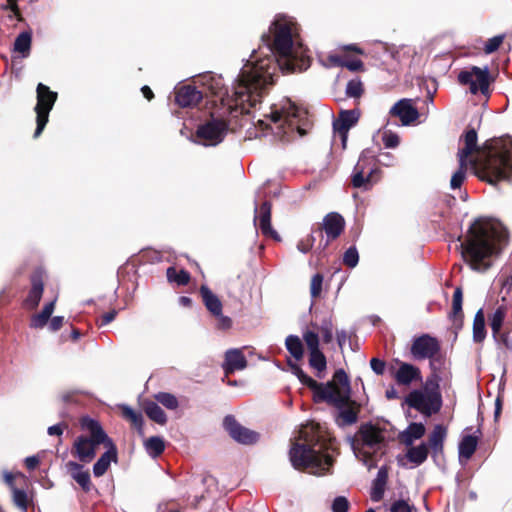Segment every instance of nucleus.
I'll return each instance as SVG.
<instances>
[{
	"label": "nucleus",
	"instance_id": "obj_1",
	"mask_svg": "<svg viewBox=\"0 0 512 512\" xmlns=\"http://www.w3.org/2000/svg\"><path fill=\"white\" fill-rule=\"evenodd\" d=\"M275 68L276 66L270 58L263 59L255 66L250 65L247 61L235 80L231 93L224 86L221 75L205 73L199 77V83L218 97L229 113L237 109H240L241 112H248L246 104L249 107H254L260 101L263 91L272 84Z\"/></svg>",
	"mask_w": 512,
	"mask_h": 512
},
{
	"label": "nucleus",
	"instance_id": "obj_2",
	"mask_svg": "<svg viewBox=\"0 0 512 512\" xmlns=\"http://www.w3.org/2000/svg\"><path fill=\"white\" fill-rule=\"evenodd\" d=\"M508 244V231L498 221L479 218L468 230L466 240L461 243L462 256L473 270L484 272Z\"/></svg>",
	"mask_w": 512,
	"mask_h": 512
},
{
	"label": "nucleus",
	"instance_id": "obj_3",
	"mask_svg": "<svg viewBox=\"0 0 512 512\" xmlns=\"http://www.w3.org/2000/svg\"><path fill=\"white\" fill-rule=\"evenodd\" d=\"M295 30V23L291 19L284 16L277 17L270 26V33L273 39H271L270 35L262 36L267 53L264 54L262 51L258 53L254 50L250 59L247 60L250 65L255 66L256 63L258 64L263 59L270 58L276 66L272 84L278 69L294 72L296 70H305L309 66V60L306 58H301L300 64L296 60L297 51L293 40Z\"/></svg>",
	"mask_w": 512,
	"mask_h": 512
},
{
	"label": "nucleus",
	"instance_id": "obj_4",
	"mask_svg": "<svg viewBox=\"0 0 512 512\" xmlns=\"http://www.w3.org/2000/svg\"><path fill=\"white\" fill-rule=\"evenodd\" d=\"M263 130L271 129L282 141H290L297 134L302 137L310 127L307 111L296 106L290 99H283L270 107V112L258 120Z\"/></svg>",
	"mask_w": 512,
	"mask_h": 512
},
{
	"label": "nucleus",
	"instance_id": "obj_5",
	"mask_svg": "<svg viewBox=\"0 0 512 512\" xmlns=\"http://www.w3.org/2000/svg\"><path fill=\"white\" fill-rule=\"evenodd\" d=\"M355 457L369 470L377 467L386 448L385 430L372 423L362 424L354 436L347 438Z\"/></svg>",
	"mask_w": 512,
	"mask_h": 512
},
{
	"label": "nucleus",
	"instance_id": "obj_6",
	"mask_svg": "<svg viewBox=\"0 0 512 512\" xmlns=\"http://www.w3.org/2000/svg\"><path fill=\"white\" fill-rule=\"evenodd\" d=\"M330 392L334 400H319L318 402H326L338 409V425H353L358 420V411L351 407H347L350 401V381L348 375L343 369H338L333 375L330 383Z\"/></svg>",
	"mask_w": 512,
	"mask_h": 512
},
{
	"label": "nucleus",
	"instance_id": "obj_7",
	"mask_svg": "<svg viewBox=\"0 0 512 512\" xmlns=\"http://www.w3.org/2000/svg\"><path fill=\"white\" fill-rule=\"evenodd\" d=\"M486 145L484 170L495 180L507 178L512 173V138L495 139Z\"/></svg>",
	"mask_w": 512,
	"mask_h": 512
},
{
	"label": "nucleus",
	"instance_id": "obj_8",
	"mask_svg": "<svg viewBox=\"0 0 512 512\" xmlns=\"http://www.w3.org/2000/svg\"><path fill=\"white\" fill-rule=\"evenodd\" d=\"M292 466L297 470L307 469L311 474L321 476L329 473L333 459L307 444H294L289 451Z\"/></svg>",
	"mask_w": 512,
	"mask_h": 512
},
{
	"label": "nucleus",
	"instance_id": "obj_9",
	"mask_svg": "<svg viewBox=\"0 0 512 512\" xmlns=\"http://www.w3.org/2000/svg\"><path fill=\"white\" fill-rule=\"evenodd\" d=\"M82 427L90 435H79L75 438L72 448V454L83 463H90L96 456V448L100 444L108 441V435L101 427L100 423L91 418L82 420Z\"/></svg>",
	"mask_w": 512,
	"mask_h": 512
},
{
	"label": "nucleus",
	"instance_id": "obj_10",
	"mask_svg": "<svg viewBox=\"0 0 512 512\" xmlns=\"http://www.w3.org/2000/svg\"><path fill=\"white\" fill-rule=\"evenodd\" d=\"M377 171L376 162L371 151H362L351 174L353 187L361 188L363 190L370 189L375 182L373 180V174Z\"/></svg>",
	"mask_w": 512,
	"mask_h": 512
},
{
	"label": "nucleus",
	"instance_id": "obj_11",
	"mask_svg": "<svg viewBox=\"0 0 512 512\" xmlns=\"http://www.w3.org/2000/svg\"><path fill=\"white\" fill-rule=\"evenodd\" d=\"M36 94L37 103L34 111L36 113L37 126L34 132V138L39 137L44 130L49 119V113L52 110L58 96L57 92L51 91L50 88L43 83H39L37 85Z\"/></svg>",
	"mask_w": 512,
	"mask_h": 512
},
{
	"label": "nucleus",
	"instance_id": "obj_12",
	"mask_svg": "<svg viewBox=\"0 0 512 512\" xmlns=\"http://www.w3.org/2000/svg\"><path fill=\"white\" fill-rule=\"evenodd\" d=\"M407 405L429 417L440 411L442 397L438 391L412 390L405 398Z\"/></svg>",
	"mask_w": 512,
	"mask_h": 512
},
{
	"label": "nucleus",
	"instance_id": "obj_13",
	"mask_svg": "<svg viewBox=\"0 0 512 512\" xmlns=\"http://www.w3.org/2000/svg\"><path fill=\"white\" fill-rule=\"evenodd\" d=\"M457 79L461 85L469 86L471 94L476 95L480 92L484 96L489 95L490 74L487 66L468 67L459 72Z\"/></svg>",
	"mask_w": 512,
	"mask_h": 512
},
{
	"label": "nucleus",
	"instance_id": "obj_14",
	"mask_svg": "<svg viewBox=\"0 0 512 512\" xmlns=\"http://www.w3.org/2000/svg\"><path fill=\"white\" fill-rule=\"evenodd\" d=\"M228 131V122L222 118L212 117L210 120L198 126L196 137L203 146H217Z\"/></svg>",
	"mask_w": 512,
	"mask_h": 512
},
{
	"label": "nucleus",
	"instance_id": "obj_15",
	"mask_svg": "<svg viewBox=\"0 0 512 512\" xmlns=\"http://www.w3.org/2000/svg\"><path fill=\"white\" fill-rule=\"evenodd\" d=\"M441 345L437 338L422 334L415 337L410 348L411 356L416 361L430 360V366L434 369V357L440 352Z\"/></svg>",
	"mask_w": 512,
	"mask_h": 512
},
{
	"label": "nucleus",
	"instance_id": "obj_16",
	"mask_svg": "<svg viewBox=\"0 0 512 512\" xmlns=\"http://www.w3.org/2000/svg\"><path fill=\"white\" fill-rule=\"evenodd\" d=\"M288 365L298 380L313 391L314 401L334 400L330 392L331 381H328L327 383H318L316 380L308 376L298 364L289 360Z\"/></svg>",
	"mask_w": 512,
	"mask_h": 512
},
{
	"label": "nucleus",
	"instance_id": "obj_17",
	"mask_svg": "<svg viewBox=\"0 0 512 512\" xmlns=\"http://www.w3.org/2000/svg\"><path fill=\"white\" fill-rule=\"evenodd\" d=\"M224 427L229 435L238 443L249 445L256 443L259 439L257 432L243 427L232 415H227L224 418Z\"/></svg>",
	"mask_w": 512,
	"mask_h": 512
},
{
	"label": "nucleus",
	"instance_id": "obj_18",
	"mask_svg": "<svg viewBox=\"0 0 512 512\" xmlns=\"http://www.w3.org/2000/svg\"><path fill=\"white\" fill-rule=\"evenodd\" d=\"M389 114L394 117H398L403 126H408L419 117V112L416 107L413 106L412 99H401L396 102L389 111Z\"/></svg>",
	"mask_w": 512,
	"mask_h": 512
},
{
	"label": "nucleus",
	"instance_id": "obj_19",
	"mask_svg": "<svg viewBox=\"0 0 512 512\" xmlns=\"http://www.w3.org/2000/svg\"><path fill=\"white\" fill-rule=\"evenodd\" d=\"M255 216L254 222L258 221V227L261 230L262 234L265 236L272 237L276 240H279L278 233L271 226V204L268 201H265L261 204L259 210L257 205H255Z\"/></svg>",
	"mask_w": 512,
	"mask_h": 512
},
{
	"label": "nucleus",
	"instance_id": "obj_20",
	"mask_svg": "<svg viewBox=\"0 0 512 512\" xmlns=\"http://www.w3.org/2000/svg\"><path fill=\"white\" fill-rule=\"evenodd\" d=\"M359 116L357 109L342 110L338 118L333 121V129L340 134L343 144L346 142L349 129L358 122Z\"/></svg>",
	"mask_w": 512,
	"mask_h": 512
},
{
	"label": "nucleus",
	"instance_id": "obj_21",
	"mask_svg": "<svg viewBox=\"0 0 512 512\" xmlns=\"http://www.w3.org/2000/svg\"><path fill=\"white\" fill-rule=\"evenodd\" d=\"M106 451L100 456V458L93 465V474L95 477L103 476L110 467L112 462H117L118 452L115 444L111 438L104 443Z\"/></svg>",
	"mask_w": 512,
	"mask_h": 512
},
{
	"label": "nucleus",
	"instance_id": "obj_22",
	"mask_svg": "<svg viewBox=\"0 0 512 512\" xmlns=\"http://www.w3.org/2000/svg\"><path fill=\"white\" fill-rule=\"evenodd\" d=\"M247 367V359L241 349L233 348L225 352L222 368L226 375L235 371L243 370Z\"/></svg>",
	"mask_w": 512,
	"mask_h": 512
},
{
	"label": "nucleus",
	"instance_id": "obj_23",
	"mask_svg": "<svg viewBox=\"0 0 512 512\" xmlns=\"http://www.w3.org/2000/svg\"><path fill=\"white\" fill-rule=\"evenodd\" d=\"M344 226V218L337 212H330L324 217L323 227L321 228L330 242L331 240H335L342 233Z\"/></svg>",
	"mask_w": 512,
	"mask_h": 512
},
{
	"label": "nucleus",
	"instance_id": "obj_24",
	"mask_svg": "<svg viewBox=\"0 0 512 512\" xmlns=\"http://www.w3.org/2000/svg\"><path fill=\"white\" fill-rule=\"evenodd\" d=\"M44 291V283L41 273H35L31 277V288L23 305L26 309L34 310L42 298Z\"/></svg>",
	"mask_w": 512,
	"mask_h": 512
},
{
	"label": "nucleus",
	"instance_id": "obj_25",
	"mask_svg": "<svg viewBox=\"0 0 512 512\" xmlns=\"http://www.w3.org/2000/svg\"><path fill=\"white\" fill-rule=\"evenodd\" d=\"M203 98V94L196 87L187 85L181 87L175 96L176 103L182 108L196 106Z\"/></svg>",
	"mask_w": 512,
	"mask_h": 512
},
{
	"label": "nucleus",
	"instance_id": "obj_26",
	"mask_svg": "<svg viewBox=\"0 0 512 512\" xmlns=\"http://www.w3.org/2000/svg\"><path fill=\"white\" fill-rule=\"evenodd\" d=\"M421 379L420 369L410 363L402 362L396 371L395 380L399 385L409 386Z\"/></svg>",
	"mask_w": 512,
	"mask_h": 512
},
{
	"label": "nucleus",
	"instance_id": "obj_27",
	"mask_svg": "<svg viewBox=\"0 0 512 512\" xmlns=\"http://www.w3.org/2000/svg\"><path fill=\"white\" fill-rule=\"evenodd\" d=\"M447 435L446 428L441 425L437 424L435 425L433 431L429 435V446L432 451L433 458L438 457L440 454L443 453L444 449V441Z\"/></svg>",
	"mask_w": 512,
	"mask_h": 512
},
{
	"label": "nucleus",
	"instance_id": "obj_28",
	"mask_svg": "<svg viewBox=\"0 0 512 512\" xmlns=\"http://www.w3.org/2000/svg\"><path fill=\"white\" fill-rule=\"evenodd\" d=\"M67 467L71 472V477L85 492H89L91 490V478L89 472L83 469V465L78 462L69 461Z\"/></svg>",
	"mask_w": 512,
	"mask_h": 512
},
{
	"label": "nucleus",
	"instance_id": "obj_29",
	"mask_svg": "<svg viewBox=\"0 0 512 512\" xmlns=\"http://www.w3.org/2000/svg\"><path fill=\"white\" fill-rule=\"evenodd\" d=\"M199 291L202 301L211 315H220L223 305L219 297L207 285H202Z\"/></svg>",
	"mask_w": 512,
	"mask_h": 512
},
{
	"label": "nucleus",
	"instance_id": "obj_30",
	"mask_svg": "<svg viewBox=\"0 0 512 512\" xmlns=\"http://www.w3.org/2000/svg\"><path fill=\"white\" fill-rule=\"evenodd\" d=\"M388 479V470L386 466L379 468L376 478L373 480L370 497L374 502H379L385 492V486Z\"/></svg>",
	"mask_w": 512,
	"mask_h": 512
},
{
	"label": "nucleus",
	"instance_id": "obj_31",
	"mask_svg": "<svg viewBox=\"0 0 512 512\" xmlns=\"http://www.w3.org/2000/svg\"><path fill=\"white\" fill-rule=\"evenodd\" d=\"M425 426L422 423L412 422L399 434L400 441L405 446H411L414 441L421 439L425 434Z\"/></svg>",
	"mask_w": 512,
	"mask_h": 512
},
{
	"label": "nucleus",
	"instance_id": "obj_32",
	"mask_svg": "<svg viewBox=\"0 0 512 512\" xmlns=\"http://www.w3.org/2000/svg\"><path fill=\"white\" fill-rule=\"evenodd\" d=\"M407 447L408 449L406 451L405 457L415 467L420 466L427 460L429 448L426 443L422 442L418 446H413L412 444L411 446Z\"/></svg>",
	"mask_w": 512,
	"mask_h": 512
},
{
	"label": "nucleus",
	"instance_id": "obj_33",
	"mask_svg": "<svg viewBox=\"0 0 512 512\" xmlns=\"http://www.w3.org/2000/svg\"><path fill=\"white\" fill-rule=\"evenodd\" d=\"M119 407L121 409L122 416L132 423L140 436H144V419L142 413L135 411L126 404H122Z\"/></svg>",
	"mask_w": 512,
	"mask_h": 512
},
{
	"label": "nucleus",
	"instance_id": "obj_34",
	"mask_svg": "<svg viewBox=\"0 0 512 512\" xmlns=\"http://www.w3.org/2000/svg\"><path fill=\"white\" fill-rule=\"evenodd\" d=\"M55 302H56V299L45 304V306L43 307V309L40 313L35 314L31 317V320H30L31 328L41 329L48 323V320L50 319V317L54 311Z\"/></svg>",
	"mask_w": 512,
	"mask_h": 512
},
{
	"label": "nucleus",
	"instance_id": "obj_35",
	"mask_svg": "<svg viewBox=\"0 0 512 512\" xmlns=\"http://www.w3.org/2000/svg\"><path fill=\"white\" fill-rule=\"evenodd\" d=\"M464 147L458 150L457 156L463 160H467L477 146V132L474 128L469 129L463 136Z\"/></svg>",
	"mask_w": 512,
	"mask_h": 512
},
{
	"label": "nucleus",
	"instance_id": "obj_36",
	"mask_svg": "<svg viewBox=\"0 0 512 512\" xmlns=\"http://www.w3.org/2000/svg\"><path fill=\"white\" fill-rule=\"evenodd\" d=\"M507 315V308L503 305L496 308V310L489 317V325L492 330V336L498 342V335L503 326L504 320Z\"/></svg>",
	"mask_w": 512,
	"mask_h": 512
},
{
	"label": "nucleus",
	"instance_id": "obj_37",
	"mask_svg": "<svg viewBox=\"0 0 512 512\" xmlns=\"http://www.w3.org/2000/svg\"><path fill=\"white\" fill-rule=\"evenodd\" d=\"M477 444V437L472 435L464 436L458 446L459 459L469 460L476 451Z\"/></svg>",
	"mask_w": 512,
	"mask_h": 512
},
{
	"label": "nucleus",
	"instance_id": "obj_38",
	"mask_svg": "<svg viewBox=\"0 0 512 512\" xmlns=\"http://www.w3.org/2000/svg\"><path fill=\"white\" fill-rule=\"evenodd\" d=\"M473 341L475 343H482L486 338V328H485V316L483 313V309H479L473 320Z\"/></svg>",
	"mask_w": 512,
	"mask_h": 512
},
{
	"label": "nucleus",
	"instance_id": "obj_39",
	"mask_svg": "<svg viewBox=\"0 0 512 512\" xmlns=\"http://www.w3.org/2000/svg\"><path fill=\"white\" fill-rule=\"evenodd\" d=\"M144 410L147 417L157 424L165 425L167 423L166 413L156 402L147 401L145 403Z\"/></svg>",
	"mask_w": 512,
	"mask_h": 512
},
{
	"label": "nucleus",
	"instance_id": "obj_40",
	"mask_svg": "<svg viewBox=\"0 0 512 512\" xmlns=\"http://www.w3.org/2000/svg\"><path fill=\"white\" fill-rule=\"evenodd\" d=\"M144 447L150 457L157 458L164 452L165 442L160 436H152L145 440Z\"/></svg>",
	"mask_w": 512,
	"mask_h": 512
},
{
	"label": "nucleus",
	"instance_id": "obj_41",
	"mask_svg": "<svg viewBox=\"0 0 512 512\" xmlns=\"http://www.w3.org/2000/svg\"><path fill=\"white\" fill-rule=\"evenodd\" d=\"M285 346L288 352L295 360H301L304 355V347L301 339L297 335H289L286 337Z\"/></svg>",
	"mask_w": 512,
	"mask_h": 512
},
{
	"label": "nucleus",
	"instance_id": "obj_42",
	"mask_svg": "<svg viewBox=\"0 0 512 512\" xmlns=\"http://www.w3.org/2000/svg\"><path fill=\"white\" fill-rule=\"evenodd\" d=\"M32 35L28 31L21 32L15 39L14 50L22 54L26 58L31 49Z\"/></svg>",
	"mask_w": 512,
	"mask_h": 512
},
{
	"label": "nucleus",
	"instance_id": "obj_43",
	"mask_svg": "<svg viewBox=\"0 0 512 512\" xmlns=\"http://www.w3.org/2000/svg\"><path fill=\"white\" fill-rule=\"evenodd\" d=\"M307 241L319 252L324 251L329 245V239L324 238L323 229L317 227L312 230L311 234L307 237Z\"/></svg>",
	"mask_w": 512,
	"mask_h": 512
},
{
	"label": "nucleus",
	"instance_id": "obj_44",
	"mask_svg": "<svg viewBox=\"0 0 512 512\" xmlns=\"http://www.w3.org/2000/svg\"><path fill=\"white\" fill-rule=\"evenodd\" d=\"M169 282H174L179 286L187 285L190 281V274L184 270H177L175 267H169L166 271Z\"/></svg>",
	"mask_w": 512,
	"mask_h": 512
},
{
	"label": "nucleus",
	"instance_id": "obj_45",
	"mask_svg": "<svg viewBox=\"0 0 512 512\" xmlns=\"http://www.w3.org/2000/svg\"><path fill=\"white\" fill-rule=\"evenodd\" d=\"M309 365L317 371V377H323L322 372L327 367V361L321 350L309 353Z\"/></svg>",
	"mask_w": 512,
	"mask_h": 512
},
{
	"label": "nucleus",
	"instance_id": "obj_46",
	"mask_svg": "<svg viewBox=\"0 0 512 512\" xmlns=\"http://www.w3.org/2000/svg\"><path fill=\"white\" fill-rule=\"evenodd\" d=\"M459 168L455 171L450 180V188L455 190L461 187L464 180L466 179L467 160L458 158Z\"/></svg>",
	"mask_w": 512,
	"mask_h": 512
},
{
	"label": "nucleus",
	"instance_id": "obj_47",
	"mask_svg": "<svg viewBox=\"0 0 512 512\" xmlns=\"http://www.w3.org/2000/svg\"><path fill=\"white\" fill-rule=\"evenodd\" d=\"M154 398L158 403L169 410H176L179 407V401L177 397L171 393L158 392L154 395Z\"/></svg>",
	"mask_w": 512,
	"mask_h": 512
},
{
	"label": "nucleus",
	"instance_id": "obj_48",
	"mask_svg": "<svg viewBox=\"0 0 512 512\" xmlns=\"http://www.w3.org/2000/svg\"><path fill=\"white\" fill-rule=\"evenodd\" d=\"M462 303H463V292L460 287H457L453 293L452 311L450 317L454 321L459 318L462 319Z\"/></svg>",
	"mask_w": 512,
	"mask_h": 512
},
{
	"label": "nucleus",
	"instance_id": "obj_49",
	"mask_svg": "<svg viewBox=\"0 0 512 512\" xmlns=\"http://www.w3.org/2000/svg\"><path fill=\"white\" fill-rule=\"evenodd\" d=\"M330 60L341 67H345L350 71H359L363 67V62L360 59L343 60L340 56H331Z\"/></svg>",
	"mask_w": 512,
	"mask_h": 512
},
{
	"label": "nucleus",
	"instance_id": "obj_50",
	"mask_svg": "<svg viewBox=\"0 0 512 512\" xmlns=\"http://www.w3.org/2000/svg\"><path fill=\"white\" fill-rule=\"evenodd\" d=\"M303 339L306 343L309 353L320 350L318 333L307 330L303 333Z\"/></svg>",
	"mask_w": 512,
	"mask_h": 512
},
{
	"label": "nucleus",
	"instance_id": "obj_51",
	"mask_svg": "<svg viewBox=\"0 0 512 512\" xmlns=\"http://www.w3.org/2000/svg\"><path fill=\"white\" fill-rule=\"evenodd\" d=\"M346 95L352 98H358L363 93V85L359 79H352L346 85Z\"/></svg>",
	"mask_w": 512,
	"mask_h": 512
},
{
	"label": "nucleus",
	"instance_id": "obj_52",
	"mask_svg": "<svg viewBox=\"0 0 512 512\" xmlns=\"http://www.w3.org/2000/svg\"><path fill=\"white\" fill-rule=\"evenodd\" d=\"M381 138H382L385 148L393 149V148H396L400 143L399 136L396 133H394L393 131L388 130V129H385L382 132Z\"/></svg>",
	"mask_w": 512,
	"mask_h": 512
},
{
	"label": "nucleus",
	"instance_id": "obj_53",
	"mask_svg": "<svg viewBox=\"0 0 512 512\" xmlns=\"http://www.w3.org/2000/svg\"><path fill=\"white\" fill-rule=\"evenodd\" d=\"M13 501L18 508L26 512L28 501L27 493L24 490L13 487Z\"/></svg>",
	"mask_w": 512,
	"mask_h": 512
},
{
	"label": "nucleus",
	"instance_id": "obj_54",
	"mask_svg": "<svg viewBox=\"0 0 512 512\" xmlns=\"http://www.w3.org/2000/svg\"><path fill=\"white\" fill-rule=\"evenodd\" d=\"M358 262L359 254L356 247H349L343 255V263L350 268H354L358 264Z\"/></svg>",
	"mask_w": 512,
	"mask_h": 512
},
{
	"label": "nucleus",
	"instance_id": "obj_55",
	"mask_svg": "<svg viewBox=\"0 0 512 512\" xmlns=\"http://www.w3.org/2000/svg\"><path fill=\"white\" fill-rule=\"evenodd\" d=\"M323 275L320 273H316L313 275L310 284V294L312 298H317L320 296L323 285Z\"/></svg>",
	"mask_w": 512,
	"mask_h": 512
},
{
	"label": "nucleus",
	"instance_id": "obj_56",
	"mask_svg": "<svg viewBox=\"0 0 512 512\" xmlns=\"http://www.w3.org/2000/svg\"><path fill=\"white\" fill-rule=\"evenodd\" d=\"M350 503L345 496H337L331 504L332 512H348Z\"/></svg>",
	"mask_w": 512,
	"mask_h": 512
},
{
	"label": "nucleus",
	"instance_id": "obj_57",
	"mask_svg": "<svg viewBox=\"0 0 512 512\" xmlns=\"http://www.w3.org/2000/svg\"><path fill=\"white\" fill-rule=\"evenodd\" d=\"M320 331L325 343H330L333 339V324L330 318L324 319L320 326Z\"/></svg>",
	"mask_w": 512,
	"mask_h": 512
},
{
	"label": "nucleus",
	"instance_id": "obj_58",
	"mask_svg": "<svg viewBox=\"0 0 512 512\" xmlns=\"http://www.w3.org/2000/svg\"><path fill=\"white\" fill-rule=\"evenodd\" d=\"M504 40V35H496L490 39L485 44L484 51L486 54H491L498 50L500 45L502 44Z\"/></svg>",
	"mask_w": 512,
	"mask_h": 512
},
{
	"label": "nucleus",
	"instance_id": "obj_59",
	"mask_svg": "<svg viewBox=\"0 0 512 512\" xmlns=\"http://www.w3.org/2000/svg\"><path fill=\"white\" fill-rule=\"evenodd\" d=\"M390 512H417V510L413 505H410L407 501L400 499L395 501L391 505Z\"/></svg>",
	"mask_w": 512,
	"mask_h": 512
},
{
	"label": "nucleus",
	"instance_id": "obj_60",
	"mask_svg": "<svg viewBox=\"0 0 512 512\" xmlns=\"http://www.w3.org/2000/svg\"><path fill=\"white\" fill-rule=\"evenodd\" d=\"M2 9L9 10L11 12V14H9L10 19H13L14 17H20L17 0H6V2L2 4Z\"/></svg>",
	"mask_w": 512,
	"mask_h": 512
},
{
	"label": "nucleus",
	"instance_id": "obj_61",
	"mask_svg": "<svg viewBox=\"0 0 512 512\" xmlns=\"http://www.w3.org/2000/svg\"><path fill=\"white\" fill-rule=\"evenodd\" d=\"M370 367L377 375H383L385 372L386 363L379 358H372L370 360Z\"/></svg>",
	"mask_w": 512,
	"mask_h": 512
},
{
	"label": "nucleus",
	"instance_id": "obj_62",
	"mask_svg": "<svg viewBox=\"0 0 512 512\" xmlns=\"http://www.w3.org/2000/svg\"><path fill=\"white\" fill-rule=\"evenodd\" d=\"M217 320V327L222 330L230 329L232 326V319L228 316L223 315L222 311L220 315H213Z\"/></svg>",
	"mask_w": 512,
	"mask_h": 512
},
{
	"label": "nucleus",
	"instance_id": "obj_63",
	"mask_svg": "<svg viewBox=\"0 0 512 512\" xmlns=\"http://www.w3.org/2000/svg\"><path fill=\"white\" fill-rule=\"evenodd\" d=\"M378 163L390 167L395 164V157L390 152H383L379 155Z\"/></svg>",
	"mask_w": 512,
	"mask_h": 512
},
{
	"label": "nucleus",
	"instance_id": "obj_64",
	"mask_svg": "<svg viewBox=\"0 0 512 512\" xmlns=\"http://www.w3.org/2000/svg\"><path fill=\"white\" fill-rule=\"evenodd\" d=\"M63 322H64L63 316H54L49 323L50 331H52V332L58 331L62 327Z\"/></svg>",
	"mask_w": 512,
	"mask_h": 512
}]
</instances>
